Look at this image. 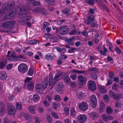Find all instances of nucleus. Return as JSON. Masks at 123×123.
Listing matches in <instances>:
<instances>
[{"mask_svg": "<svg viewBox=\"0 0 123 123\" xmlns=\"http://www.w3.org/2000/svg\"><path fill=\"white\" fill-rule=\"evenodd\" d=\"M43 103L44 105L46 107H48L49 106V103L47 102V101L46 100L43 101Z\"/></svg>", "mask_w": 123, "mask_h": 123, "instance_id": "774afa93", "label": "nucleus"}, {"mask_svg": "<svg viewBox=\"0 0 123 123\" xmlns=\"http://www.w3.org/2000/svg\"><path fill=\"white\" fill-rule=\"evenodd\" d=\"M16 109L14 106L10 105L7 109V112L9 115H14L16 113Z\"/></svg>", "mask_w": 123, "mask_h": 123, "instance_id": "f8f14e48", "label": "nucleus"}, {"mask_svg": "<svg viewBox=\"0 0 123 123\" xmlns=\"http://www.w3.org/2000/svg\"><path fill=\"white\" fill-rule=\"evenodd\" d=\"M57 40V38L55 37H53L51 38L50 39V40L51 42L54 43L56 42Z\"/></svg>", "mask_w": 123, "mask_h": 123, "instance_id": "864d4df0", "label": "nucleus"}, {"mask_svg": "<svg viewBox=\"0 0 123 123\" xmlns=\"http://www.w3.org/2000/svg\"><path fill=\"white\" fill-rule=\"evenodd\" d=\"M55 100L57 101H60L61 100V98L59 95H56L54 97Z\"/></svg>", "mask_w": 123, "mask_h": 123, "instance_id": "8fccbe9b", "label": "nucleus"}, {"mask_svg": "<svg viewBox=\"0 0 123 123\" xmlns=\"http://www.w3.org/2000/svg\"><path fill=\"white\" fill-rule=\"evenodd\" d=\"M89 69V71L93 72L95 73H97L98 71V69L96 67L90 68Z\"/></svg>", "mask_w": 123, "mask_h": 123, "instance_id": "e433bc0d", "label": "nucleus"}, {"mask_svg": "<svg viewBox=\"0 0 123 123\" xmlns=\"http://www.w3.org/2000/svg\"><path fill=\"white\" fill-rule=\"evenodd\" d=\"M69 10L67 8L63 10L62 11L63 13L65 15H67L68 14V13H69Z\"/></svg>", "mask_w": 123, "mask_h": 123, "instance_id": "338daca9", "label": "nucleus"}, {"mask_svg": "<svg viewBox=\"0 0 123 123\" xmlns=\"http://www.w3.org/2000/svg\"><path fill=\"white\" fill-rule=\"evenodd\" d=\"M95 17L92 15H88L87 18L85 20V24L91 25L92 26H98V24L94 22Z\"/></svg>", "mask_w": 123, "mask_h": 123, "instance_id": "f03ea898", "label": "nucleus"}, {"mask_svg": "<svg viewBox=\"0 0 123 123\" xmlns=\"http://www.w3.org/2000/svg\"><path fill=\"white\" fill-rule=\"evenodd\" d=\"M34 119L35 123H40V122H41L40 120L37 117H35Z\"/></svg>", "mask_w": 123, "mask_h": 123, "instance_id": "bf43d9fd", "label": "nucleus"}, {"mask_svg": "<svg viewBox=\"0 0 123 123\" xmlns=\"http://www.w3.org/2000/svg\"><path fill=\"white\" fill-rule=\"evenodd\" d=\"M40 98V97L38 94H35L33 95V99L35 102H37L39 100Z\"/></svg>", "mask_w": 123, "mask_h": 123, "instance_id": "a878e982", "label": "nucleus"}, {"mask_svg": "<svg viewBox=\"0 0 123 123\" xmlns=\"http://www.w3.org/2000/svg\"><path fill=\"white\" fill-rule=\"evenodd\" d=\"M27 87L28 88L30 89H32L34 87L33 82L31 81L29 82L28 84Z\"/></svg>", "mask_w": 123, "mask_h": 123, "instance_id": "c756f323", "label": "nucleus"}, {"mask_svg": "<svg viewBox=\"0 0 123 123\" xmlns=\"http://www.w3.org/2000/svg\"><path fill=\"white\" fill-rule=\"evenodd\" d=\"M69 31V28L63 25L59 28V32L63 35L67 34Z\"/></svg>", "mask_w": 123, "mask_h": 123, "instance_id": "6e6552de", "label": "nucleus"}, {"mask_svg": "<svg viewBox=\"0 0 123 123\" xmlns=\"http://www.w3.org/2000/svg\"><path fill=\"white\" fill-rule=\"evenodd\" d=\"M77 119L79 122L83 123L86 121L87 117L85 115H80L78 116Z\"/></svg>", "mask_w": 123, "mask_h": 123, "instance_id": "4468645a", "label": "nucleus"}, {"mask_svg": "<svg viewBox=\"0 0 123 123\" xmlns=\"http://www.w3.org/2000/svg\"><path fill=\"white\" fill-rule=\"evenodd\" d=\"M62 73H58L56 74L54 78V79L55 81H56L59 77L61 76L62 74Z\"/></svg>", "mask_w": 123, "mask_h": 123, "instance_id": "72a5a7b5", "label": "nucleus"}, {"mask_svg": "<svg viewBox=\"0 0 123 123\" xmlns=\"http://www.w3.org/2000/svg\"><path fill=\"white\" fill-rule=\"evenodd\" d=\"M33 69L32 68H31L29 69L28 72V74L30 75H31L33 74Z\"/></svg>", "mask_w": 123, "mask_h": 123, "instance_id": "13d9d810", "label": "nucleus"}, {"mask_svg": "<svg viewBox=\"0 0 123 123\" xmlns=\"http://www.w3.org/2000/svg\"><path fill=\"white\" fill-rule=\"evenodd\" d=\"M31 18V16H28L25 17H23L20 19L19 23L21 25L26 24L28 27H30L31 25L30 22Z\"/></svg>", "mask_w": 123, "mask_h": 123, "instance_id": "7ed1b4c3", "label": "nucleus"}, {"mask_svg": "<svg viewBox=\"0 0 123 123\" xmlns=\"http://www.w3.org/2000/svg\"><path fill=\"white\" fill-rule=\"evenodd\" d=\"M109 94L110 97L114 98L116 100H119L120 98L119 94H116L114 92L110 91H109Z\"/></svg>", "mask_w": 123, "mask_h": 123, "instance_id": "ddd939ff", "label": "nucleus"}, {"mask_svg": "<svg viewBox=\"0 0 123 123\" xmlns=\"http://www.w3.org/2000/svg\"><path fill=\"white\" fill-rule=\"evenodd\" d=\"M88 88L89 90L93 91L96 90V84L94 82L92 81H90L88 82Z\"/></svg>", "mask_w": 123, "mask_h": 123, "instance_id": "9b49d317", "label": "nucleus"}, {"mask_svg": "<svg viewBox=\"0 0 123 123\" xmlns=\"http://www.w3.org/2000/svg\"><path fill=\"white\" fill-rule=\"evenodd\" d=\"M40 41L37 40H32L29 41L28 42L29 44L30 45H33L35 44L36 43H39Z\"/></svg>", "mask_w": 123, "mask_h": 123, "instance_id": "cd10ccee", "label": "nucleus"}, {"mask_svg": "<svg viewBox=\"0 0 123 123\" xmlns=\"http://www.w3.org/2000/svg\"><path fill=\"white\" fill-rule=\"evenodd\" d=\"M53 108L55 110H56L57 107H59L60 105L59 104L57 103L56 102H54L53 104Z\"/></svg>", "mask_w": 123, "mask_h": 123, "instance_id": "79ce46f5", "label": "nucleus"}, {"mask_svg": "<svg viewBox=\"0 0 123 123\" xmlns=\"http://www.w3.org/2000/svg\"><path fill=\"white\" fill-rule=\"evenodd\" d=\"M25 58L24 55L21 54H19L18 56H16V61H23Z\"/></svg>", "mask_w": 123, "mask_h": 123, "instance_id": "b1692460", "label": "nucleus"}, {"mask_svg": "<svg viewBox=\"0 0 123 123\" xmlns=\"http://www.w3.org/2000/svg\"><path fill=\"white\" fill-rule=\"evenodd\" d=\"M70 77L73 80H75L77 77V75L75 74H73L70 75Z\"/></svg>", "mask_w": 123, "mask_h": 123, "instance_id": "6e6d98bb", "label": "nucleus"}, {"mask_svg": "<svg viewBox=\"0 0 123 123\" xmlns=\"http://www.w3.org/2000/svg\"><path fill=\"white\" fill-rule=\"evenodd\" d=\"M7 61L5 60L0 62V68L2 69L5 67L7 64Z\"/></svg>", "mask_w": 123, "mask_h": 123, "instance_id": "bb28decb", "label": "nucleus"}, {"mask_svg": "<svg viewBox=\"0 0 123 123\" xmlns=\"http://www.w3.org/2000/svg\"><path fill=\"white\" fill-rule=\"evenodd\" d=\"M70 49L68 50V52L69 53H72L75 52L76 50V48L74 47H70Z\"/></svg>", "mask_w": 123, "mask_h": 123, "instance_id": "5fc2aeb1", "label": "nucleus"}, {"mask_svg": "<svg viewBox=\"0 0 123 123\" xmlns=\"http://www.w3.org/2000/svg\"><path fill=\"white\" fill-rule=\"evenodd\" d=\"M49 25V23L47 22H45L43 23V28L44 29H45Z\"/></svg>", "mask_w": 123, "mask_h": 123, "instance_id": "052dcab7", "label": "nucleus"}, {"mask_svg": "<svg viewBox=\"0 0 123 123\" xmlns=\"http://www.w3.org/2000/svg\"><path fill=\"white\" fill-rule=\"evenodd\" d=\"M77 97L79 98H84L85 94L83 92H79L77 93Z\"/></svg>", "mask_w": 123, "mask_h": 123, "instance_id": "7c9ffc66", "label": "nucleus"}, {"mask_svg": "<svg viewBox=\"0 0 123 123\" xmlns=\"http://www.w3.org/2000/svg\"><path fill=\"white\" fill-rule=\"evenodd\" d=\"M109 97L107 95H105L104 96V99L105 101L108 102L109 100Z\"/></svg>", "mask_w": 123, "mask_h": 123, "instance_id": "e2e57ef3", "label": "nucleus"}, {"mask_svg": "<svg viewBox=\"0 0 123 123\" xmlns=\"http://www.w3.org/2000/svg\"><path fill=\"white\" fill-rule=\"evenodd\" d=\"M18 68L20 72L24 73L27 71L28 67L25 64L21 63L18 66Z\"/></svg>", "mask_w": 123, "mask_h": 123, "instance_id": "0eeeda50", "label": "nucleus"}, {"mask_svg": "<svg viewBox=\"0 0 123 123\" xmlns=\"http://www.w3.org/2000/svg\"><path fill=\"white\" fill-rule=\"evenodd\" d=\"M51 114L52 116L54 118L57 119L59 118V116L56 112H52Z\"/></svg>", "mask_w": 123, "mask_h": 123, "instance_id": "3c124183", "label": "nucleus"}, {"mask_svg": "<svg viewBox=\"0 0 123 123\" xmlns=\"http://www.w3.org/2000/svg\"><path fill=\"white\" fill-rule=\"evenodd\" d=\"M47 4L49 6L54 5L55 3V0H45Z\"/></svg>", "mask_w": 123, "mask_h": 123, "instance_id": "393cba45", "label": "nucleus"}, {"mask_svg": "<svg viewBox=\"0 0 123 123\" xmlns=\"http://www.w3.org/2000/svg\"><path fill=\"white\" fill-rule=\"evenodd\" d=\"M7 77V75L5 72L2 71L0 73V79L2 80L6 79Z\"/></svg>", "mask_w": 123, "mask_h": 123, "instance_id": "412c9836", "label": "nucleus"}, {"mask_svg": "<svg viewBox=\"0 0 123 123\" xmlns=\"http://www.w3.org/2000/svg\"><path fill=\"white\" fill-rule=\"evenodd\" d=\"M70 80L71 79L68 76L65 77L64 78V81L65 83H69Z\"/></svg>", "mask_w": 123, "mask_h": 123, "instance_id": "c9c22d12", "label": "nucleus"}, {"mask_svg": "<svg viewBox=\"0 0 123 123\" xmlns=\"http://www.w3.org/2000/svg\"><path fill=\"white\" fill-rule=\"evenodd\" d=\"M64 110L65 114L66 115H68L69 113V110L68 108L66 107H65L64 108Z\"/></svg>", "mask_w": 123, "mask_h": 123, "instance_id": "c03bdc74", "label": "nucleus"}, {"mask_svg": "<svg viewBox=\"0 0 123 123\" xmlns=\"http://www.w3.org/2000/svg\"><path fill=\"white\" fill-rule=\"evenodd\" d=\"M30 3L32 5L35 6H39L40 4V2H37L34 0H31Z\"/></svg>", "mask_w": 123, "mask_h": 123, "instance_id": "2f4dec72", "label": "nucleus"}, {"mask_svg": "<svg viewBox=\"0 0 123 123\" xmlns=\"http://www.w3.org/2000/svg\"><path fill=\"white\" fill-rule=\"evenodd\" d=\"M14 3L9 1L6 2L2 6V10H0V17L3 15L5 12L9 10V12H7L4 17V19H10L14 18L15 16L16 12L19 14L25 15L29 14V11L32 10L30 7H28L24 4L20 3L17 8L13 7Z\"/></svg>", "mask_w": 123, "mask_h": 123, "instance_id": "f257e3e1", "label": "nucleus"}, {"mask_svg": "<svg viewBox=\"0 0 123 123\" xmlns=\"http://www.w3.org/2000/svg\"><path fill=\"white\" fill-rule=\"evenodd\" d=\"M118 85L116 83H114L113 84L112 88L113 90H116L117 89H118Z\"/></svg>", "mask_w": 123, "mask_h": 123, "instance_id": "603ef678", "label": "nucleus"}, {"mask_svg": "<svg viewBox=\"0 0 123 123\" xmlns=\"http://www.w3.org/2000/svg\"><path fill=\"white\" fill-rule=\"evenodd\" d=\"M36 106L33 105L28 107V110L32 114H34L36 113Z\"/></svg>", "mask_w": 123, "mask_h": 123, "instance_id": "6ab92c4d", "label": "nucleus"}, {"mask_svg": "<svg viewBox=\"0 0 123 123\" xmlns=\"http://www.w3.org/2000/svg\"><path fill=\"white\" fill-rule=\"evenodd\" d=\"M6 112V110L4 107H1L0 109V115L3 116Z\"/></svg>", "mask_w": 123, "mask_h": 123, "instance_id": "c85d7f7f", "label": "nucleus"}, {"mask_svg": "<svg viewBox=\"0 0 123 123\" xmlns=\"http://www.w3.org/2000/svg\"><path fill=\"white\" fill-rule=\"evenodd\" d=\"M78 83L80 86H83L86 83L87 79L86 78L82 75H79L77 77Z\"/></svg>", "mask_w": 123, "mask_h": 123, "instance_id": "423d86ee", "label": "nucleus"}, {"mask_svg": "<svg viewBox=\"0 0 123 123\" xmlns=\"http://www.w3.org/2000/svg\"><path fill=\"white\" fill-rule=\"evenodd\" d=\"M77 32V31L76 30H74L70 31L69 32L68 34L70 35H74L76 34Z\"/></svg>", "mask_w": 123, "mask_h": 123, "instance_id": "37998d69", "label": "nucleus"}, {"mask_svg": "<svg viewBox=\"0 0 123 123\" xmlns=\"http://www.w3.org/2000/svg\"><path fill=\"white\" fill-rule=\"evenodd\" d=\"M38 111L39 113H42L44 111L43 109L41 107L39 106L38 108Z\"/></svg>", "mask_w": 123, "mask_h": 123, "instance_id": "0e129e2a", "label": "nucleus"}, {"mask_svg": "<svg viewBox=\"0 0 123 123\" xmlns=\"http://www.w3.org/2000/svg\"><path fill=\"white\" fill-rule=\"evenodd\" d=\"M98 5L99 6L100 8L102 10L104 11L105 9L108 12H110V11L109 10L105 4H102L99 3L98 4Z\"/></svg>", "mask_w": 123, "mask_h": 123, "instance_id": "aec40b11", "label": "nucleus"}, {"mask_svg": "<svg viewBox=\"0 0 123 123\" xmlns=\"http://www.w3.org/2000/svg\"><path fill=\"white\" fill-rule=\"evenodd\" d=\"M55 56L54 55L50 53H48L46 54L45 56L46 59L48 61H50L52 60Z\"/></svg>", "mask_w": 123, "mask_h": 123, "instance_id": "a211bd4d", "label": "nucleus"}, {"mask_svg": "<svg viewBox=\"0 0 123 123\" xmlns=\"http://www.w3.org/2000/svg\"><path fill=\"white\" fill-rule=\"evenodd\" d=\"M15 23V21L14 20H12L6 21L2 24V26L6 29H10L13 27Z\"/></svg>", "mask_w": 123, "mask_h": 123, "instance_id": "39448f33", "label": "nucleus"}, {"mask_svg": "<svg viewBox=\"0 0 123 123\" xmlns=\"http://www.w3.org/2000/svg\"><path fill=\"white\" fill-rule=\"evenodd\" d=\"M122 104L119 102H117L115 105V107L117 108H119L121 107Z\"/></svg>", "mask_w": 123, "mask_h": 123, "instance_id": "69168bd1", "label": "nucleus"}, {"mask_svg": "<svg viewBox=\"0 0 123 123\" xmlns=\"http://www.w3.org/2000/svg\"><path fill=\"white\" fill-rule=\"evenodd\" d=\"M16 56L12 52L11 53L10 56H8L7 55V57L5 58L6 61L10 62H16Z\"/></svg>", "mask_w": 123, "mask_h": 123, "instance_id": "1a4fd4ad", "label": "nucleus"}, {"mask_svg": "<svg viewBox=\"0 0 123 123\" xmlns=\"http://www.w3.org/2000/svg\"><path fill=\"white\" fill-rule=\"evenodd\" d=\"M95 11V8L92 9L90 8L89 10V12L88 15H92L94 13V11Z\"/></svg>", "mask_w": 123, "mask_h": 123, "instance_id": "a18cd8bd", "label": "nucleus"}, {"mask_svg": "<svg viewBox=\"0 0 123 123\" xmlns=\"http://www.w3.org/2000/svg\"><path fill=\"white\" fill-rule=\"evenodd\" d=\"M12 63H9L7 65L6 68L7 70H10L12 68Z\"/></svg>", "mask_w": 123, "mask_h": 123, "instance_id": "de8ad7c7", "label": "nucleus"}, {"mask_svg": "<svg viewBox=\"0 0 123 123\" xmlns=\"http://www.w3.org/2000/svg\"><path fill=\"white\" fill-rule=\"evenodd\" d=\"M115 49V51L117 54H120L121 53V50L118 47H116Z\"/></svg>", "mask_w": 123, "mask_h": 123, "instance_id": "4d7b16f0", "label": "nucleus"}, {"mask_svg": "<svg viewBox=\"0 0 123 123\" xmlns=\"http://www.w3.org/2000/svg\"><path fill=\"white\" fill-rule=\"evenodd\" d=\"M69 72L70 74H72L73 73L75 74H80L85 73L86 72L83 70H77L73 69L71 70Z\"/></svg>", "mask_w": 123, "mask_h": 123, "instance_id": "dca6fc26", "label": "nucleus"}, {"mask_svg": "<svg viewBox=\"0 0 123 123\" xmlns=\"http://www.w3.org/2000/svg\"><path fill=\"white\" fill-rule=\"evenodd\" d=\"M88 105L85 102H83L79 105V108L80 110L83 111H86L87 109Z\"/></svg>", "mask_w": 123, "mask_h": 123, "instance_id": "2eb2a0df", "label": "nucleus"}, {"mask_svg": "<svg viewBox=\"0 0 123 123\" xmlns=\"http://www.w3.org/2000/svg\"><path fill=\"white\" fill-rule=\"evenodd\" d=\"M16 109L18 110H21L22 109V104L19 102L17 103L16 104Z\"/></svg>", "mask_w": 123, "mask_h": 123, "instance_id": "f704fd0d", "label": "nucleus"}, {"mask_svg": "<svg viewBox=\"0 0 123 123\" xmlns=\"http://www.w3.org/2000/svg\"><path fill=\"white\" fill-rule=\"evenodd\" d=\"M76 113V111L74 108H72L70 110V114L72 116H74Z\"/></svg>", "mask_w": 123, "mask_h": 123, "instance_id": "a19ab883", "label": "nucleus"}, {"mask_svg": "<svg viewBox=\"0 0 123 123\" xmlns=\"http://www.w3.org/2000/svg\"><path fill=\"white\" fill-rule=\"evenodd\" d=\"M53 76L51 74L49 75V85L50 86L52 84L53 82Z\"/></svg>", "mask_w": 123, "mask_h": 123, "instance_id": "473e14b6", "label": "nucleus"}, {"mask_svg": "<svg viewBox=\"0 0 123 123\" xmlns=\"http://www.w3.org/2000/svg\"><path fill=\"white\" fill-rule=\"evenodd\" d=\"M47 82H45L44 83H43L41 85L40 84L37 85L35 87L36 91L39 93H41L42 91H44L47 88L48 84V78H47Z\"/></svg>", "mask_w": 123, "mask_h": 123, "instance_id": "20e7f679", "label": "nucleus"}, {"mask_svg": "<svg viewBox=\"0 0 123 123\" xmlns=\"http://www.w3.org/2000/svg\"><path fill=\"white\" fill-rule=\"evenodd\" d=\"M98 88L100 92L102 93H105L107 91L104 86L99 85L98 86Z\"/></svg>", "mask_w": 123, "mask_h": 123, "instance_id": "4be33fe9", "label": "nucleus"}, {"mask_svg": "<svg viewBox=\"0 0 123 123\" xmlns=\"http://www.w3.org/2000/svg\"><path fill=\"white\" fill-rule=\"evenodd\" d=\"M75 38V37L73 36L71 37L69 39H66V42L69 44L70 46H72L74 43L73 42H72V41Z\"/></svg>", "mask_w": 123, "mask_h": 123, "instance_id": "5701e85b", "label": "nucleus"}, {"mask_svg": "<svg viewBox=\"0 0 123 123\" xmlns=\"http://www.w3.org/2000/svg\"><path fill=\"white\" fill-rule=\"evenodd\" d=\"M11 123V121L6 117H5L3 120V123Z\"/></svg>", "mask_w": 123, "mask_h": 123, "instance_id": "680f3d73", "label": "nucleus"}, {"mask_svg": "<svg viewBox=\"0 0 123 123\" xmlns=\"http://www.w3.org/2000/svg\"><path fill=\"white\" fill-rule=\"evenodd\" d=\"M90 76L91 78L94 80L97 79V75L95 73H92L90 74Z\"/></svg>", "mask_w": 123, "mask_h": 123, "instance_id": "4c0bfd02", "label": "nucleus"}, {"mask_svg": "<svg viewBox=\"0 0 123 123\" xmlns=\"http://www.w3.org/2000/svg\"><path fill=\"white\" fill-rule=\"evenodd\" d=\"M24 117L27 120L29 121H30L31 120V117L28 114H25L24 116Z\"/></svg>", "mask_w": 123, "mask_h": 123, "instance_id": "49530a36", "label": "nucleus"}, {"mask_svg": "<svg viewBox=\"0 0 123 123\" xmlns=\"http://www.w3.org/2000/svg\"><path fill=\"white\" fill-rule=\"evenodd\" d=\"M90 99L91 103V105L93 108H95L97 105V99L95 95H92L90 97Z\"/></svg>", "mask_w": 123, "mask_h": 123, "instance_id": "9d476101", "label": "nucleus"}, {"mask_svg": "<svg viewBox=\"0 0 123 123\" xmlns=\"http://www.w3.org/2000/svg\"><path fill=\"white\" fill-rule=\"evenodd\" d=\"M40 10V8L39 7H35L32 10L33 12L36 13L39 12Z\"/></svg>", "mask_w": 123, "mask_h": 123, "instance_id": "ea45409f", "label": "nucleus"}, {"mask_svg": "<svg viewBox=\"0 0 123 123\" xmlns=\"http://www.w3.org/2000/svg\"><path fill=\"white\" fill-rule=\"evenodd\" d=\"M113 110L110 107H108L107 109L106 112L108 114L111 113L112 112Z\"/></svg>", "mask_w": 123, "mask_h": 123, "instance_id": "09e8293b", "label": "nucleus"}, {"mask_svg": "<svg viewBox=\"0 0 123 123\" xmlns=\"http://www.w3.org/2000/svg\"><path fill=\"white\" fill-rule=\"evenodd\" d=\"M103 120L107 122L108 121V118L107 116L105 114H103L102 116Z\"/></svg>", "mask_w": 123, "mask_h": 123, "instance_id": "58836bf2", "label": "nucleus"}, {"mask_svg": "<svg viewBox=\"0 0 123 123\" xmlns=\"http://www.w3.org/2000/svg\"><path fill=\"white\" fill-rule=\"evenodd\" d=\"M88 115L92 120L98 117V114L95 112L93 111L90 112L88 113Z\"/></svg>", "mask_w": 123, "mask_h": 123, "instance_id": "f3484780", "label": "nucleus"}]
</instances>
